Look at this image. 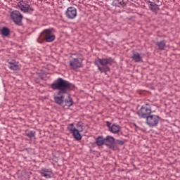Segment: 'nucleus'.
<instances>
[{"instance_id": "f257e3e1", "label": "nucleus", "mask_w": 180, "mask_h": 180, "mask_svg": "<svg viewBox=\"0 0 180 180\" xmlns=\"http://www.w3.org/2000/svg\"><path fill=\"white\" fill-rule=\"evenodd\" d=\"M51 86L52 89L58 91L53 95V99L55 103H56V105H59V106H63V105H64V101L65 98V96H64V94H68L70 91H72V89L75 88L74 84L61 77H58L55 80L53 83L51 84Z\"/></svg>"}, {"instance_id": "f03ea898", "label": "nucleus", "mask_w": 180, "mask_h": 180, "mask_svg": "<svg viewBox=\"0 0 180 180\" xmlns=\"http://www.w3.org/2000/svg\"><path fill=\"white\" fill-rule=\"evenodd\" d=\"M95 65L98 67L101 72H105L109 70V65L113 64V59L112 58H98L94 61Z\"/></svg>"}, {"instance_id": "7ed1b4c3", "label": "nucleus", "mask_w": 180, "mask_h": 180, "mask_svg": "<svg viewBox=\"0 0 180 180\" xmlns=\"http://www.w3.org/2000/svg\"><path fill=\"white\" fill-rule=\"evenodd\" d=\"M151 106L146 103L141 107L137 112V115L141 119H147L151 115Z\"/></svg>"}, {"instance_id": "20e7f679", "label": "nucleus", "mask_w": 180, "mask_h": 180, "mask_svg": "<svg viewBox=\"0 0 180 180\" xmlns=\"http://www.w3.org/2000/svg\"><path fill=\"white\" fill-rule=\"evenodd\" d=\"M74 126V123L69 124L68 125V130L70 131V133L72 134V136L75 139V140H77V141H79V140L82 139V136H81L80 132L83 131L82 127H80L81 129H77L72 127Z\"/></svg>"}, {"instance_id": "39448f33", "label": "nucleus", "mask_w": 180, "mask_h": 180, "mask_svg": "<svg viewBox=\"0 0 180 180\" xmlns=\"http://www.w3.org/2000/svg\"><path fill=\"white\" fill-rule=\"evenodd\" d=\"M18 6L24 13H32L34 8L29 4V1L21 0L18 3Z\"/></svg>"}, {"instance_id": "423d86ee", "label": "nucleus", "mask_w": 180, "mask_h": 180, "mask_svg": "<svg viewBox=\"0 0 180 180\" xmlns=\"http://www.w3.org/2000/svg\"><path fill=\"white\" fill-rule=\"evenodd\" d=\"M146 123L149 127H155L158 126V123H160V116L151 115L147 117Z\"/></svg>"}, {"instance_id": "0eeeda50", "label": "nucleus", "mask_w": 180, "mask_h": 180, "mask_svg": "<svg viewBox=\"0 0 180 180\" xmlns=\"http://www.w3.org/2000/svg\"><path fill=\"white\" fill-rule=\"evenodd\" d=\"M104 141L105 146L108 147V148H111V150H116L119 148V147L116 146V143H115V139L113 136L108 135L105 139H104Z\"/></svg>"}, {"instance_id": "6e6552de", "label": "nucleus", "mask_w": 180, "mask_h": 180, "mask_svg": "<svg viewBox=\"0 0 180 180\" xmlns=\"http://www.w3.org/2000/svg\"><path fill=\"white\" fill-rule=\"evenodd\" d=\"M54 28H49L46 30V43H51L56 40V35H54Z\"/></svg>"}, {"instance_id": "1a4fd4ad", "label": "nucleus", "mask_w": 180, "mask_h": 180, "mask_svg": "<svg viewBox=\"0 0 180 180\" xmlns=\"http://www.w3.org/2000/svg\"><path fill=\"white\" fill-rule=\"evenodd\" d=\"M10 16L12 20H13L15 23L17 24L20 23V22H22V20L23 19V16L22 15V14H20V12H19L18 11H14L11 12Z\"/></svg>"}, {"instance_id": "9d476101", "label": "nucleus", "mask_w": 180, "mask_h": 180, "mask_svg": "<svg viewBox=\"0 0 180 180\" xmlns=\"http://www.w3.org/2000/svg\"><path fill=\"white\" fill-rule=\"evenodd\" d=\"M69 65L72 70H77V68H81L82 62L78 58H72L69 61Z\"/></svg>"}, {"instance_id": "9b49d317", "label": "nucleus", "mask_w": 180, "mask_h": 180, "mask_svg": "<svg viewBox=\"0 0 180 180\" xmlns=\"http://www.w3.org/2000/svg\"><path fill=\"white\" fill-rule=\"evenodd\" d=\"M66 16L68 19H75L77 18V8L75 7H69L66 11Z\"/></svg>"}, {"instance_id": "f8f14e48", "label": "nucleus", "mask_w": 180, "mask_h": 180, "mask_svg": "<svg viewBox=\"0 0 180 180\" xmlns=\"http://www.w3.org/2000/svg\"><path fill=\"white\" fill-rule=\"evenodd\" d=\"M122 127L117 124H112L111 125V127H110L109 131L110 133H112V134H117L120 131Z\"/></svg>"}, {"instance_id": "ddd939ff", "label": "nucleus", "mask_w": 180, "mask_h": 180, "mask_svg": "<svg viewBox=\"0 0 180 180\" xmlns=\"http://www.w3.org/2000/svg\"><path fill=\"white\" fill-rule=\"evenodd\" d=\"M132 60L134 63H141L143 61V56H141L139 53H133L131 56Z\"/></svg>"}, {"instance_id": "4468645a", "label": "nucleus", "mask_w": 180, "mask_h": 180, "mask_svg": "<svg viewBox=\"0 0 180 180\" xmlns=\"http://www.w3.org/2000/svg\"><path fill=\"white\" fill-rule=\"evenodd\" d=\"M156 46L158 50H164L167 46V41L162 40L156 42Z\"/></svg>"}, {"instance_id": "2eb2a0df", "label": "nucleus", "mask_w": 180, "mask_h": 180, "mask_svg": "<svg viewBox=\"0 0 180 180\" xmlns=\"http://www.w3.org/2000/svg\"><path fill=\"white\" fill-rule=\"evenodd\" d=\"M64 103L65 106H68V108H71V106L74 105V100H72V98H71V96H68L67 98H65Z\"/></svg>"}, {"instance_id": "dca6fc26", "label": "nucleus", "mask_w": 180, "mask_h": 180, "mask_svg": "<svg viewBox=\"0 0 180 180\" xmlns=\"http://www.w3.org/2000/svg\"><path fill=\"white\" fill-rule=\"evenodd\" d=\"M96 144L98 147H101L105 144V139L102 136H99L96 139Z\"/></svg>"}, {"instance_id": "f3484780", "label": "nucleus", "mask_w": 180, "mask_h": 180, "mask_svg": "<svg viewBox=\"0 0 180 180\" xmlns=\"http://www.w3.org/2000/svg\"><path fill=\"white\" fill-rule=\"evenodd\" d=\"M8 68H10V70H13V71H16V70H19V65L15 63L9 62L8 64Z\"/></svg>"}, {"instance_id": "a211bd4d", "label": "nucleus", "mask_w": 180, "mask_h": 180, "mask_svg": "<svg viewBox=\"0 0 180 180\" xmlns=\"http://www.w3.org/2000/svg\"><path fill=\"white\" fill-rule=\"evenodd\" d=\"M39 43H44L46 41V30H44L39 37L38 38Z\"/></svg>"}, {"instance_id": "6ab92c4d", "label": "nucleus", "mask_w": 180, "mask_h": 180, "mask_svg": "<svg viewBox=\"0 0 180 180\" xmlns=\"http://www.w3.org/2000/svg\"><path fill=\"white\" fill-rule=\"evenodd\" d=\"M149 8L150 11H153V12H157L158 11H160V7L155 3L149 4Z\"/></svg>"}, {"instance_id": "aec40b11", "label": "nucleus", "mask_w": 180, "mask_h": 180, "mask_svg": "<svg viewBox=\"0 0 180 180\" xmlns=\"http://www.w3.org/2000/svg\"><path fill=\"white\" fill-rule=\"evenodd\" d=\"M9 33H11V31L8 30V27H3L1 30V34L3 36H9Z\"/></svg>"}, {"instance_id": "412c9836", "label": "nucleus", "mask_w": 180, "mask_h": 180, "mask_svg": "<svg viewBox=\"0 0 180 180\" xmlns=\"http://www.w3.org/2000/svg\"><path fill=\"white\" fill-rule=\"evenodd\" d=\"M53 176H54V174H53V172H51V170L47 169L46 171V179L53 178Z\"/></svg>"}, {"instance_id": "4be33fe9", "label": "nucleus", "mask_w": 180, "mask_h": 180, "mask_svg": "<svg viewBox=\"0 0 180 180\" xmlns=\"http://www.w3.org/2000/svg\"><path fill=\"white\" fill-rule=\"evenodd\" d=\"M27 136L28 137H30V139H32V138L34 137V136H36V134H34V131H30V132H28V133L27 134Z\"/></svg>"}, {"instance_id": "5701e85b", "label": "nucleus", "mask_w": 180, "mask_h": 180, "mask_svg": "<svg viewBox=\"0 0 180 180\" xmlns=\"http://www.w3.org/2000/svg\"><path fill=\"white\" fill-rule=\"evenodd\" d=\"M105 123L107 127H108V130H110V127H112V123H110V122L109 121H106Z\"/></svg>"}, {"instance_id": "b1692460", "label": "nucleus", "mask_w": 180, "mask_h": 180, "mask_svg": "<svg viewBox=\"0 0 180 180\" xmlns=\"http://www.w3.org/2000/svg\"><path fill=\"white\" fill-rule=\"evenodd\" d=\"M116 141H117V144H119L120 146H123L124 144V142L123 141L117 139Z\"/></svg>"}, {"instance_id": "393cba45", "label": "nucleus", "mask_w": 180, "mask_h": 180, "mask_svg": "<svg viewBox=\"0 0 180 180\" xmlns=\"http://www.w3.org/2000/svg\"><path fill=\"white\" fill-rule=\"evenodd\" d=\"M43 176H46V174H43Z\"/></svg>"}, {"instance_id": "a878e982", "label": "nucleus", "mask_w": 180, "mask_h": 180, "mask_svg": "<svg viewBox=\"0 0 180 180\" xmlns=\"http://www.w3.org/2000/svg\"><path fill=\"white\" fill-rule=\"evenodd\" d=\"M150 4H151V1H148Z\"/></svg>"}, {"instance_id": "bb28decb", "label": "nucleus", "mask_w": 180, "mask_h": 180, "mask_svg": "<svg viewBox=\"0 0 180 180\" xmlns=\"http://www.w3.org/2000/svg\"><path fill=\"white\" fill-rule=\"evenodd\" d=\"M131 1H133V0H131Z\"/></svg>"}]
</instances>
